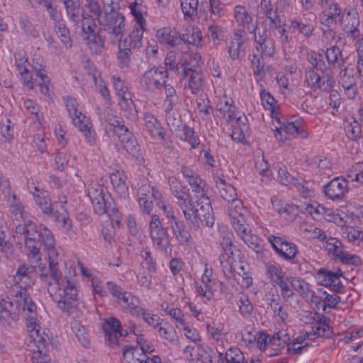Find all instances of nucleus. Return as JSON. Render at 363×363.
Segmentation results:
<instances>
[{"mask_svg":"<svg viewBox=\"0 0 363 363\" xmlns=\"http://www.w3.org/2000/svg\"><path fill=\"white\" fill-rule=\"evenodd\" d=\"M15 232L23 235L28 256L35 260L40 259V248L43 242L47 252L49 268L39 266L40 280L47 285L48 291L52 301L57 303L63 312L72 313L78 306L77 289L74 284L66 277H62L58 269L59 252L51 231L41 224L38 228L31 220L18 223Z\"/></svg>","mask_w":363,"mask_h":363,"instance_id":"nucleus-1","label":"nucleus"},{"mask_svg":"<svg viewBox=\"0 0 363 363\" xmlns=\"http://www.w3.org/2000/svg\"><path fill=\"white\" fill-rule=\"evenodd\" d=\"M33 284L30 274L13 281L9 294L15 302L16 308L22 311L28 320V328L38 326L36 305L27 292V289Z\"/></svg>","mask_w":363,"mask_h":363,"instance_id":"nucleus-2","label":"nucleus"},{"mask_svg":"<svg viewBox=\"0 0 363 363\" xmlns=\"http://www.w3.org/2000/svg\"><path fill=\"white\" fill-rule=\"evenodd\" d=\"M194 196H191V204L192 206L193 216L195 224H188L190 228L198 230L200 220L204 225L211 227L214 223L213 208L210 200L206 196L202 186V184L191 186Z\"/></svg>","mask_w":363,"mask_h":363,"instance_id":"nucleus-3","label":"nucleus"},{"mask_svg":"<svg viewBox=\"0 0 363 363\" xmlns=\"http://www.w3.org/2000/svg\"><path fill=\"white\" fill-rule=\"evenodd\" d=\"M16 66L21 75L23 82L28 89H33V76L35 74L40 78L41 82L39 83L40 91L44 95H50V81L47 75V72L41 67L38 68L31 66L28 62V58L25 55L18 53L16 55Z\"/></svg>","mask_w":363,"mask_h":363,"instance_id":"nucleus-4","label":"nucleus"},{"mask_svg":"<svg viewBox=\"0 0 363 363\" xmlns=\"http://www.w3.org/2000/svg\"><path fill=\"white\" fill-rule=\"evenodd\" d=\"M65 105L69 115L72 119L74 125L84 133L86 141L94 145L96 140L94 130H92L91 123L88 118L78 110V104L75 99L67 97Z\"/></svg>","mask_w":363,"mask_h":363,"instance_id":"nucleus-5","label":"nucleus"},{"mask_svg":"<svg viewBox=\"0 0 363 363\" xmlns=\"http://www.w3.org/2000/svg\"><path fill=\"white\" fill-rule=\"evenodd\" d=\"M30 340L28 345V350L33 353L32 363H55L48 359L46 355V342L48 335L40 333V326L28 328Z\"/></svg>","mask_w":363,"mask_h":363,"instance_id":"nucleus-6","label":"nucleus"},{"mask_svg":"<svg viewBox=\"0 0 363 363\" xmlns=\"http://www.w3.org/2000/svg\"><path fill=\"white\" fill-rule=\"evenodd\" d=\"M99 24L116 40H121L125 31V17L113 6L109 11L105 9L103 17L99 19Z\"/></svg>","mask_w":363,"mask_h":363,"instance_id":"nucleus-7","label":"nucleus"},{"mask_svg":"<svg viewBox=\"0 0 363 363\" xmlns=\"http://www.w3.org/2000/svg\"><path fill=\"white\" fill-rule=\"evenodd\" d=\"M275 118L279 125L277 126L273 124L274 128L272 130L279 142H285L287 140L286 135L302 138L308 137V133L304 128V123L301 118L294 119L292 118L287 122H281L279 118Z\"/></svg>","mask_w":363,"mask_h":363,"instance_id":"nucleus-8","label":"nucleus"},{"mask_svg":"<svg viewBox=\"0 0 363 363\" xmlns=\"http://www.w3.org/2000/svg\"><path fill=\"white\" fill-rule=\"evenodd\" d=\"M169 184L172 194L177 199L176 203L182 210L187 224H195L192 206L190 203L191 196L183 189L182 184L176 177H169Z\"/></svg>","mask_w":363,"mask_h":363,"instance_id":"nucleus-9","label":"nucleus"},{"mask_svg":"<svg viewBox=\"0 0 363 363\" xmlns=\"http://www.w3.org/2000/svg\"><path fill=\"white\" fill-rule=\"evenodd\" d=\"M88 196L92 203L94 211L99 214L108 213L111 215L116 213V209L112 206L113 200L109 195H106L103 187L98 184H91L88 187Z\"/></svg>","mask_w":363,"mask_h":363,"instance_id":"nucleus-10","label":"nucleus"},{"mask_svg":"<svg viewBox=\"0 0 363 363\" xmlns=\"http://www.w3.org/2000/svg\"><path fill=\"white\" fill-rule=\"evenodd\" d=\"M318 70L313 68H306L305 70V83L313 91L320 89L323 91L330 90L334 86V80L331 74L325 71L323 77L318 72Z\"/></svg>","mask_w":363,"mask_h":363,"instance_id":"nucleus-11","label":"nucleus"},{"mask_svg":"<svg viewBox=\"0 0 363 363\" xmlns=\"http://www.w3.org/2000/svg\"><path fill=\"white\" fill-rule=\"evenodd\" d=\"M168 78V73L160 67H152L146 71L140 79L141 86L149 91L160 89Z\"/></svg>","mask_w":363,"mask_h":363,"instance_id":"nucleus-12","label":"nucleus"},{"mask_svg":"<svg viewBox=\"0 0 363 363\" xmlns=\"http://www.w3.org/2000/svg\"><path fill=\"white\" fill-rule=\"evenodd\" d=\"M149 231L153 243L162 251H166L168 244V233L162 225L157 215H152L149 223Z\"/></svg>","mask_w":363,"mask_h":363,"instance_id":"nucleus-13","label":"nucleus"},{"mask_svg":"<svg viewBox=\"0 0 363 363\" xmlns=\"http://www.w3.org/2000/svg\"><path fill=\"white\" fill-rule=\"evenodd\" d=\"M338 84L342 87L345 95L350 99H353L357 94V86L353 70L345 67L338 76Z\"/></svg>","mask_w":363,"mask_h":363,"instance_id":"nucleus-14","label":"nucleus"},{"mask_svg":"<svg viewBox=\"0 0 363 363\" xmlns=\"http://www.w3.org/2000/svg\"><path fill=\"white\" fill-rule=\"evenodd\" d=\"M268 240L275 251L285 259H291L297 254L296 245L279 236L271 235Z\"/></svg>","mask_w":363,"mask_h":363,"instance_id":"nucleus-15","label":"nucleus"},{"mask_svg":"<svg viewBox=\"0 0 363 363\" xmlns=\"http://www.w3.org/2000/svg\"><path fill=\"white\" fill-rule=\"evenodd\" d=\"M339 22H340L345 33L350 35L352 38L357 40V43L363 41L360 36V32L357 28L359 25V21L356 13L352 14L350 11L343 12Z\"/></svg>","mask_w":363,"mask_h":363,"instance_id":"nucleus-16","label":"nucleus"},{"mask_svg":"<svg viewBox=\"0 0 363 363\" xmlns=\"http://www.w3.org/2000/svg\"><path fill=\"white\" fill-rule=\"evenodd\" d=\"M252 29L250 33H255V40L259 45L257 49H260L264 55L272 57L274 53V46L273 40L268 37L266 29L261 30L259 28L251 26Z\"/></svg>","mask_w":363,"mask_h":363,"instance_id":"nucleus-17","label":"nucleus"},{"mask_svg":"<svg viewBox=\"0 0 363 363\" xmlns=\"http://www.w3.org/2000/svg\"><path fill=\"white\" fill-rule=\"evenodd\" d=\"M348 181L340 177H335L329 182L324 189L325 195L331 199H342L347 192Z\"/></svg>","mask_w":363,"mask_h":363,"instance_id":"nucleus-18","label":"nucleus"},{"mask_svg":"<svg viewBox=\"0 0 363 363\" xmlns=\"http://www.w3.org/2000/svg\"><path fill=\"white\" fill-rule=\"evenodd\" d=\"M245 212L246 210L240 200L231 202L228 207V216L235 230H240L241 228L247 225L244 218Z\"/></svg>","mask_w":363,"mask_h":363,"instance_id":"nucleus-19","label":"nucleus"},{"mask_svg":"<svg viewBox=\"0 0 363 363\" xmlns=\"http://www.w3.org/2000/svg\"><path fill=\"white\" fill-rule=\"evenodd\" d=\"M181 74L184 77H189V88L192 94L199 93L204 86L203 75L201 72L193 69L189 65L187 67H183Z\"/></svg>","mask_w":363,"mask_h":363,"instance_id":"nucleus-20","label":"nucleus"},{"mask_svg":"<svg viewBox=\"0 0 363 363\" xmlns=\"http://www.w3.org/2000/svg\"><path fill=\"white\" fill-rule=\"evenodd\" d=\"M217 106L218 111L228 123L233 125L234 121L239 118L233 99L228 98L225 95L220 99Z\"/></svg>","mask_w":363,"mask_h":363,"instance_id":"nucleus-21","label":"nucleus"},{"mask_svg":"<svg viewBox=\"0 0 363 363\" xmlns=\"http://www.w3.org/2000/svg\"><path fill=\"white\" fill-rule=\"evenodd\" d=\"M144 124L150 135L155 139L165 140V132L158 120L151 113L144 114Z\"/></svg>","mask_w":363,"mask_h":363,"instance_id":"nucleus-22","label":"nucleus"},{"mask_svg":"<svg viewBox=\"0 0 363 363\" xmlns=\"http://www.w3.org/2000/svg\"><path fill=\"white\" fill-rule=\"evenodd\" d=\"M224 252L220 255L219 260L222 271L226 278H231V265L236 262L235 256L240 252L236 246L225 249Z\"/></svg>","mask_w":363,"mask_h":363,"instance_id":"nucleus-23","label":"nucleus"},{"mask_svg":"<svg viewBox=\"0 0 363 363\" xmlns=\"http://www.w3.org/2000/svg\"><path fill=\"white\" fill-rule=\"evenodd\" d=\"M111 184L118 194L122 198L128 196V186L126 184L127 176L122 170H115L110 174Z\"/></svg>","mask_w":363,"mask_h":363,"instance_id":"nucleus-24","label":"nucleus"},{"mask_svg":"<svg viewBox=\"0 0 363 363\" xmlns=\"http://www.w3.org/2000/svg\"><path fill=\"white\" fill-rule=\"evenodd\" d=\"M157 38L160 43L174 47L182 43L179 33L170 28H162L157 31Z\"/></svg>","mask_w":363,"mask_h":363,"instance_id":"nucleus-25","label":"nucleus"},{"mask_svg":"<svg viewBox=\"0 0 363 363\" xmlns=\"http://www.w3.org/2000/svg\"><path fill=\"white\" fill-rule=\"evenodd\" d=\"M342 13L337 4L331 3L329 6L323 8V12L320 15V22L323 25L330 26L339 21Z\"/></svg>","mask_w":363,"mask_h":363,"instance_id":"nucleus-26","label":"nucleus"},{"mask_svg":"<svg viewBox=\"0 0 363 363\" xmlns=\"http://www.w3.org/2000/svg\"><path fill=\"white\" fill-rule=\"evenodd\" d=\"M245 243L252 250L259 252L262 249V240L259 237L252 233L247 225H244L240 230H235Z\"/></svg>","mask_w":363,"mask_h":363,"instance_id":"nucleus-27","label":"nucleus"},{"mask_svg":"<svg viewBox=\"0 0 363 363\" xmlns=\"http://www.w3.org/2000/svg\"><path fill=\"white\" fill-rule=\"evenodd\" d=\"M213 180L216 184V186L219 190V193L223 199L228 202H234L238 200L237 199V193L235 189L221 177L218 175L213 176Z\"/></svg>","mask_w":363,"mask_h":363,"instance_id":"nucleus-28","label":"nucleus"},{"mask_svg":"<svg viewBox=\"0 0 363 363\" xmlns=\"http://www.w3.org/2000/svg\"><path fill=\"white\" fill-rule=\"evenodd\" d=\"M165 120L172 132H178L183 127L182 116L178 112L177 106L164 107Z\"/></svg>","mask_w":363,"mask_h":363,"instance_id":"nucleus-29","label":"nucleus"},{"mask_svg":"<svg viewBox=\"0 0 363 363\" xmlns=\"http://www.w3.org/2000/svg\"><path fill=\"white\" fill-rule=\"evenodd\" d=\"M119 106L125 118L131 121H135L138 119V112L132 100L131 93H126L125 96H123L120 98Z\"/></svg>","mask_w":363,"mask_h":363,"instance_id":"nucleus-30","label":"nucleus"},{"mask_svg":"<svg viewBox=\"0 0 363 363\" xmlns=\"http://www.w3.org/2000/svg\"><path fill=\"white\" fill-rule=\"evenodd\" d=\"M176 223L170 227L174 238L179 245L189 244L192 240L190 232L182 221L179 220Z\"/></svg>","mask_w":363,"mask_h":363,"instance_id":"nucleus-31","label":"nucleus"},{"mask_svg":"<svg viewBox=\"0 0 363 363\" xmlns=\"http://www.w3.org/2000/svg\"><path fill=\"white\" fill-rule=\"evenodd\" d=\"M118 301L133 315H138L143 311L140 307L139 299L130 292L126 291L123 294L122 297Z\"/></svg>","mask_w":363,"mask_h":363,"instance_id":"nucleus-32","label":"nucleus"},{"mask_svg":"<svg viewBox=\"0 0 363 363\" xmlns=\"http://www.w3.org/2000/svg\"><path fill=\"white\" fill-rule=\"evenodd\" d=\"M329 323V318L322 316L317 323L311 327V330L306 332L308 338H311V336H328L330 333Z\"/></svg>","mask_w":363,"mask_h":363,"instance_id":"nucleus-33","label":"nucleus"},{"mask_svg":"<svg viewBox=\"0 0 363 363\" xmlns=\"http://www.w3.org/2000/svg\"><path fill=\"white\" fill-rule=\"evenodd\" d=\"M231 277L233 276V272H235L239 276L242 277V284L246 288H248L252 284V279L249 275V266L245 262L239 260L238 262H235L234 264L231 265Z\"/></svg>","mask_w":363,"mask_h":363,"instance_id":"nucleus-34","label":"nucleus"},{"mask_svg":"<svg viewBox=\"0 0 363 363\" xmlns=\"http://www.w3.org/2000/svg\"><path fill=\"white\" fill-rule=\"evenodd\" d=\"M138 196L147 198V200H155L158 206L163 201L162 193L156 188L148 184H144L140 186L138 190Z\"/></svg>","mask_w":363,"mask_h":363,"instance_id":"nucleus-35","label":"nucleus"},{"mask_svg":"<svg viewBox=\"0 0 363 363\" xmlns=\"http://www.w3.org/2000/svg\"><path fill=\"white\" fill-rule=\"evenodd\" d=\"M235 21L241 26H247L250 28L252 23V16L249 13L246 7L242 5H237L234 9Z\"/></svg>","mask_w":363,"mask_h":363,"instance_id":"nucleus-36","label":"nucleus"},{"mask_svg":"<svg viewBox=\"0 0 363 363\" xmlns=\"http://www.w3.org/2000/svg\"><path fill=\"white\" fill-rule=\"evenodd\" d=\"M218 358V363H245V357L238 347L230 348L225 355L220 353Z\"/></svg>","mask_w":363,"mask_h":363,"instance_id":"nucleus-37","label":"nucleus"},{"mask_svg":"<svg viewBox=\"0 0 363 363\" xmlns=\"http://www.w3.org/2000/svg\"><path fill=\"white\" fill-rule=\"evenodd\" d=\"M0 247L1 251L8 256L12 254L13 247L10 242V235L6 225L0 220Z\"/></svg>","mask_w":363,"mask_h":363,"instance_id":"nucleus-38","label":"nucleus"},{"mask_svg":"<svg viewBox=\"0 0 363 363\" xmlns=\"http://www.w3.org/2000/svg\"><path fill=\"white\" fill-rule=\"evenodd\" d=\"M9 201L10 202L9 211L11 213V218L16 227L18 223H21L22 221L23 206L18 201H17L15 194H12L11 200H9Z\"/></svg>","mask_w":363,"mask_h":363,"instance_id":"nucleus-39","label":"nucleus"},{"mask_svg":"<svg viewBox=\"0 0 363 363\" xmlns=\"http://www.w3.org/2000/svg\"><path fill=\"white\" fill-rule=\"evenodd\" d=\"M60 1L65 5L70 21L78 23L80 20V4L79 0H60Z\"/></svg>","mask_w":363,"mask_h":363,"instance_id":"nucleus-40","label":"nucleus"},{"mask_svg":"<svg viewBox=\"0 0 363 363\" xmlns=\"http://www.w3.org/2000/svg\"><path fill=\"white\" fill-rule=\"evenodd\" d=\"M162 87L164 89V93L165 95L163 104L164 107L178 106L179 97L177 95L174 87L172 84H167V80Z\"/></svg>","mask_w":363,"mask_h":363,"instance_id":"nucleus-41","label":"nucleus"},{"mask_svg":"<svg viewBox=\"0 0 363 363\" xmlns=\"http://www.w3.org/2000/svg\"><path fill=\"white\" fill-rule=\"evenodd\" d=\"M129 9L137 24L145 25V21L143 18V15L147 13V8L145 5L143 4V1L135 0V1L130 3Z\"/></svg>","mask_w":363,"mask_h":363,"instance_id":"nucleus-42","label":"nucleus"},{"mask_svg":"<svg viewBox=\"0 0 363 363\" xmlns=\"http://www.w3.org/2000/svg\"><path fill=\"white\" fill-rule=\"evenodd\" d=\"M247 118L245 116H239L237 120L234 121L232 130L231 137L233 140L241 141L245 138L244 131L247 128L246 124Z\"/></svg>","mask_w":363,"mask_h":363,"instance_id":"nucleus-43","label":"nucleus"},{"mask_svg":"<svg viewBox=\"0 0 363 363\" xmlns=\"http://www.w3.org/2000/svg\"><path fill=\"white\" fill-rule=\"evenodd\" d=\"M85 40L91 53L97 55L101 53L104 50V42L99 33H92L90 35H87Z\"/></svg>","mask_w":363,"mask_h":363,"instance_id":"nucleus-44","label":"nucleus"},{"mask_svg":"<svg viewBox=\"0 0 363 363\" xmlns=\"http://www.w3.org/2000/svg\"><path fill=\"white\" fill-rule=\"evenodd\" d=\"M197 109L201 118L205 121L211 119L212 107L206 96H200L196 100Z\"/></svg>","mask_w":363,"mask_h":363,"instance_id":"nucleus-45","label":"nucleus"},{"mask_svg":"<svg viewBox=\"0 0 363 363\" xmlns=\"http://www.w3.org/2000/svg\"><path fill=\"white\" fill-rule=\"evenodd\" d=\"M264 2V7H266L265 16L269 22L270 28H280L282 25V21L281 17L277 13V9H274L271 5L267 7V2L265 0L262 1L261 6H263V3Z\"/></svg>","mask_w":363,"mask_h":363,"instance_id":"nucleus-46","label":"nucleus"},{"mask_svg":"<svg viewBox=\"0 0 363 363\" xmlns=\"http://www.w3.org/2000/svg\"><path fill=\"white\" fill-rule=\"evenodd\" d=\"M321 51L323 53H325L329 65H335L337 64L339 66L342 65L343 60L342 58L341 50L338 47L333 45L328 48L326 52L323 50Z\"/></svg>","mask_w":363,"mask_h":363,"instance_id":"nucleus-47","label":"nucleus"},{"mask_svg":"<svg viewBox=\"0 0 363 363\" xmlns=\"http://www.w3.org/2000/svg\"><path fill=\"white\" fill-rule=\"evenodd\" d=\"M180 3L185 17L192 18L197 15L199 0H180Z\"/></svg>","mask_w":363,"mask_h":363,"instance_id":"nucleus-48","label":"nucleus"},{"mask_svg":"<svg viewBox=\"0 0 363 363\" xmlns=\"http://www.w3.org/2000/svg\"><path fill=\"white\" fill-rule=\"evenodd\" d=\"M188 33H184L182 36V42L188 44H193L196 46L201 45L202 35L201 31L198 28H192L191 30H188Z\"/></svg>","mask_w":363,"mask_h":363,"instance_id":"nucleus-49","label":"nucleus"},{"mask_svg":"<svg viewBox=\"0 0 363 363\" xmlns=\"http://www.w3.org/2000/svg\"><path fill=\"white\" fill-rule=\"evenodd\" d=\"M165 69L176 70L178 73L181 74L183 67H187L189 65L183 64L180 62L176 61V55L174 52H169L164 60Z\"/></svg>","mask_w":363,"mask_h":363,"instance_id":"nucleus-50","label":"nucleus"},{"mask_svg":"<svg viewBox=\"0 0 363 363\" xmlns=\"http://www.w3.org/2000/svg\"><path fill=\"white\" fill-rule=\"evenodd\" d=\"M55 31L62 43L66 48L72 46V40L69 35V31L65 24L62 21H57L55 25Z\"/></svg>","mask_w":363,"mask_h":363,"instance_id":"nucleus-51","label":"nucleus"},{"mask_svg":"<svg viewBox=\"0 0 363 363\" xmlns=\"http://www.w3.org/2000/svg\"><path fill=\"white\" fill-rule=\"evenodd\" d=\"M145 25L136 24L132 32L126 38L133 43L135 48H140L142 47V38L145 30Z\"/></svg>","mask_w":363,"mask_h":363,"instance_id":"nucleus-52","label":"nucleus"},{"mask_svg":"<svg viewBox=\"0 0 363 363\" xmlns=\"http://www.w3.org/2000/svg\"><path fill=\"white\" fill-rule=\"evenodd\" d=\"M211 6L210 18L213 21L222 17L225 13V4L220 0H209Z\"/></svg>","mask_w":363,"mask_h":363,"instance_id":"nucleus-53","label":"nucleus"},{"mask_svg":"<svg viewBox=\"0 0 363 363\" xmlns=\"http://www.w3.org/2000/svg\"><path fill=\"white\" fill-rule=\"evenodd\" d=\"M260 97L262 105L266 108L270 109L272 111V118H277V113L274 111L276 106L275 99L269 92H266L264 90L261 91Z\"/></svg>","mask_w":363,"mask_h":363,"instance_id":"nucleus-54","label":"nucleus"},{"mask_svg":"<svg viewBox=\"0 0 363 363\" xmlns=\"http://www.w3.org/2000/svg\"><path fill=\"white\" fill-rule=\"evenodd\" d=\"M290 28L294 31L298 30L306 37H310L312 35L313 29L308 23H302L296 19L291 21Z\"/></svg>","mask_w":363,"mask_h":363,"instance_id":"nucleus-55","label":"nucleus"},{"mask_svg":"<svg viewBox=\"0 0 363 363\" xmlns=\"http://www.w3.org/2000/svg\"><path fill=\"white\" fill-rule=\"evenodd\" d=\"M72 329L82 345L85 347H88L89 340L84 327L78 322H74L72 325Z\"/></svg>","mask_w":363,"mask_h":363,"instance_id":"nucleus-56","label":"nucleus"},{"mask_svg":"<svg viewBox=\"0 0 363 363\" xmlns=\"http://www.w3.org/2000/svg\"><path fill=\"white\" fill-rule=\"evenodd\" d=\"M255 166L256 169L261 175L266 177H269L271 172L269 169V164L266 161L263 155H258L255 160Z\"/></svg>","mask_w":363,"mask_h":363,"instance_id":"nucleus-57","label":"nucleus"},{"mask_svg":"<svg viewBox=\"0 0 363 363\" xmlns=\"http://www.w3.org/2000/svg\"><path fill=\"white\" fill-rule=\"evenodd\" d=\"M333 277H334L333 272L324 269H319L315 276L318 283L325 286L333 283Z\"/></svg>","mask_w":363,"mask_h":363,"instance_id":"nucleus-58","label":"nucleus"},{"mask_svg":"<svg viewBox=\"0 0 363 363\" xmlns=\"http://www.w3.org/2000/svg\"><path fill=\"white\" fill-rule=\"evenodd\" d=\"M158 333L161 337L172 342L176 338L175 330L169 324L164 323L160 325Z\"/></svg>","mask_w":363,"mask_h":363,"instance_id":"nucleus-59","label":"nucleus"},{"mask_svg":"<svg viewBox=\"0 0 363 363\" xmlns=\"http://www.w3.org/2000/svg\"><path fill=\"white\" fill-rule=\"evenodd\" d=\"M267 275L274 284L285 277V273L282 269L273 264L267 267Z\"/></svg>","mask_w":363,"mask_h":363,"instance_id":"nucleus-60","label":"nucleus"},{"mask_svg":"<svg viewBox=\"0 0 363 363\" xmlns=\"http://www.w3.org/2000/svg\"><path fill=\"white\" fill-rule=\"evenodd\" d=\"M325 248L334 257L340 253L342 245L340 240L335 238H329L325 241Z\"/></svg>","mask_w":363,"mask_h":363,"instance_id":"nucleus-61","label":"nucleus"},{"mask_svg":"<svg viewBox=\"0 0 363 363\" xmlns=\"http://www.w3.org/2000/svg\"><path fill=\"white\" fill-rule=\"evenodd\" d=\"M274 169L277 171L278 180L281 184L288 185L292 183L294 178L287 172L285 166L278 164L274 167Z\"/></svg>","mask_w":363,"mask_h":363,"instance_id":"nucleus-62","label":"nucleus"},{"mask_svg":"<svg viewBox=\"0 0 363 363\" xmlns=\"http://www.w3.org/2000/svg\"><path fill=\"white\" fill-rule=\"evenodd\" d=\"M242 45L240 44V42H230V45L228 47V54L231 60H238L240 59L242 52L241 50Z\"/></svg>","mask_w":363,"mask_h":363,"instance_id":"nucleus-63","label":"nucleus"},{"mask_svg":"<svg viewBox=\"0 0 363 363\" xmlns=\"http://www.w3.org/2000/svg\"><path fill=\"white\" fill-rule=\"evenodd\" d=\"M112 79L113 88L119 98L125 96L126 93H130L119 77L113 76Z\"/></svg>","mask_w":363,"mask_h":363,"instance_id":"nucleus-64","label":"nucleus"}]
</instances>
